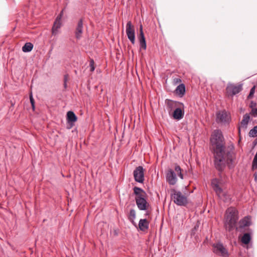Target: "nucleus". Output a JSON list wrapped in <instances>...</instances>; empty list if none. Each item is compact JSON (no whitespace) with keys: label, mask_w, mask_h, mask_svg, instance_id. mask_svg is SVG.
Here are the masks:
<instances>
[{"label":"nucleus","mask_w":257,"mask_h":257,"mask_svg":"<svg viewBox=\"0 0 257 257\" xmlns=\"http://www.w3.org/2000/svg\"><path fill=\"white\" fill-rule=\"evenodd\" d=\"M236 158L234 146L232 143L227 145L226 150L214 152V164L216 169L219 172L221 177V173L227 165L229 168L233 167V163Z\"/></svg>","instance_id":"obj_1"},{"label":"nucleus","mask_w":257,"mask_h":257,"mask_svg":"<svg viewBox=\"0 0 257 257\" xmlns=\"http://www.w3.org/2000/svg\"><path fill=\"white\" fill-rule=\"evenodd\" d=\"M210 142L213 147L214 152L226 150L227 147L225 146V141L220 130H214L211 135Z\"/></svg>","instance_id":"obj_2"},{"label":"nucleus","mask_w":257,"mask_h":257,"mask_svg":"<svg viewBox=\"0 0 257 257\" xmlns=\"http://www.w3.org/2000/svg\"><path fill=\"white\" fill-rule=\"evenodd\" d=\"M133 190L134 194L136 195L135 200L138 208L140 210L146 211L150 205L147 201L146 192L138 187H134Z\"/></svg>","instance_id":"obj_3"},{"label":"nucleus","mask_w":257,"mask_h":257,"mask_svg":"<svg viewBox=\"0 0 257 257\" xmlns=\"http://www.w3.org/2000/svg\"><path fill=\"white\" fill-rule=\"evenodd\" d=\"M237 210L232 207H229L226 211L224 225L226 229L230 231L235 226L238 220Z\"/></svg>","instance_id":"obj_4"},{"label":"nucleus","mask_w":257,"mask_h":257,"mask_svg":"<svg viewBox=\"0 0 257 257\" xmlns=\"http://www.w3.org/2000/svg\"><path fill=\"white\" fill-rule=\"evenodd\" d=\"M171 197L176 205L180 206H185L188 203V198L186 194L175 189L171 190Z\"/></svg>","instance_id":"obj_5"},{"label":"nucleus","mask_w":257,"mask_h":257,"mask_svg":"<svg viewBox=\"0 0 257 257\" xmlns=\"http://www.w3.org/2000/svg\"><path fill=\"white\" fill-rule=\"evenodd\" d=\"M219 181L217 179H213L211 182V185L218 197L224 202H228L231 199L230 195L224 192L219 186Z\"/></svg>","instance_id":"obj_6"},{"label":"nucleus","mask_w":257,"mask_h":257,"mask_svg":"<svg viewBox=\"0 0 257 257\" xmlns=\"http://www.w3.org/2000/svg\"><path fill=\"white\" fill-rule=\"evenodd\" d=\"M242 89V84H234L229 83L226 88V92L228 97H233Z\"/></svg>","instance_id":"obj_7"},{"label":"nucleus","mask_w":257,"mask_h":257,"mask_svg":"<svg viewBox=\"0 0 257 257\" xmlns=\"http://www.w3.org/2000/svg\"><path fill=\"white\" fill-rule=\"evenodd\" d=\"M214 252L222 257H227L229 255L228 252L223 244L218 242L213 245Z\"/></svg>","instance_id":"obj_8"},{"label":"nucleus","mask_w":257,"mask_h":257,"mask_svg":"<svg viewBox=\"0 0 257 257\" xmlns=\"http://www.w3.org/2000/svg\"><path fill=\"white\" fill-rule=\"evenodd\" d=\"M144 169L142 166L137 167L134 171L133 174L135 181L143 183L145 180L144 178Z\"/></svg>","instance_id":"obj_9"},{"label":"nucleus","mask_w":257,"mask_h":257,"mask_svg":"<svg viewBox=\"0 0 257 257\" xmlns=\"http://www.w3.org/2000/svg\"><path fill=\"white\" fill-rule=\"evenodd\" d=\"M126 33L128 39L133 44L135 43V32L131 21H128L126 26Z\"/></svg>","instance_id":"obj_10"},{"label":"nucleus","mask_w":257,"mask_h":257,"mask_svg":"<svg viewBox=\"0 0 257 257\" xmlns=\"http://www.w3.org/2000/svg\"><path fill=\"white\" fill-rule=\"evenodd\" d=\"M230 119V116L225 110L216 114V121L218 123H228Z\"/></svg>","instance_id":"obj_11"},{"label":"nucleus","mask_w":257,"mask_h":257,"mask_svg":"<svg viewBox=\"0 0 257 257\" xmlns=\"http://www.w3.org/2000/svg\"><path fill=\"white\" fill-rule=\"evenodd\" d=\"M166 180L171 185H174L176 183L177 181L176 174L173 170L170 169L168 171L166 174Z\"/></svg>","instance_id":"obj_12"},{"label":"nucleus","mask_w":257,"mask_h":257,"mask_svg":"<svg viewBox=\"0 0 257 257\" xmlns=\"http://www.w3.org/2000/svg\"><path fill=\"white\" fill-rule=\"evenodd\" d=\"M77 119V117L74 112L72 111H68L67 113V121L70 126L67 128L70 129L74 125V123Z\"/></svg>","instance_id":"obj_13"},{"label":"nucleus","mask_w":257,"mask_h":257,"mask_svg":"<svg viewBox=\"0 0 257 257\" xmlns=\"http://www.w3.org/2000/svg\"><path fill=\"white\" fill-rule=\"evenodd\" d=\"M83 20L81 19L77 23L75 32V37L78 40H79L82 37L83 29Z\"/></svg>","instance_id":"obj_14"},{"label":"nucleus","mask_w":257,"mask_h":257,"mask_svg":"<svg viewBox=\"0 0 257 257\" xmlns=\"http://www.w3.org/2000/svg\"><path fill=\"white\" fill-rule=\"evenodd\" d=\"M250 119V116L247 114L246 113L243 116V118L240 122V127L238 128L239 133L240 132V127L246 129L247 128V126L249 120Z\"/></svg>","instance_id":"obj_15"},{"label":"nucleus","mask_w":257,"mask_h":257,"mask_svg":"<svg viewBox=\"0 0 257 257\" xmlns=\"http://www.w3.org/2000/svg\"><path fill=\"white\" fill-rule=\"evenodd\" d=\"M61 27V20L56 19L54 23L53 26L52 28V33L53 35H56L58 33V30Z\"/></svg>","instance_id":"obj_16"},{"label":"nucleus","mask_w":257,"mask_h":257,"mask_svg":"<svg viewBox=\"0 0 257 257\" xmlns=\"http://www.w3.org/2000/svg\"><path fill=\"white\" fill-rule=\"evenodd\" d=\"M184 114V112L180 108H176L174 112H173V117L177 119L180 120L182 119Z\"/></svg>","instance_id":"obj_17"},{"label":"nucleus","mask_w":257,"mask_h":257,"mask_svg":"<svg viewBox=\"0 0 257 257\" xmlns=\"http://www.w3.org/2000/svg\"><path fill=\"white\" fill-rule=\"evenodd\" d=\"M149 222L146 219H141L139 222V227L141 231H145L148 229Z\"/></svg>","instance_id":"obj_18"},{"label":"nucleus","mask_w":257,"mask_h":257,"mask_svg":"<svg viewBox=\"0 0 257 257\" xmlns=\"http://www.w3.org/2000/svg\"><path fill=\"white\" fill-rule=\"evenodd\" d=\"M250 224V218L248 216L244 217L239 222V225L240 228H244L245 227L249 226Z\"/></svg>","instance_id":"obj_19"},{"label":"nucleus","mask_w":257,"mask_h":257,"mask_svg":"<svg viewBox=\"0 0 257 257\" xmlns=\"http://www.w3.org/2000/svg\"><path fill=\"white\" fill-rule=\"evenodd\" d=\"M176 93L181 95H184L185 93V86L183 84H179L176 89Z\"/></svg>","instance_id":"obj_20"},{"label":"nucleus","mask_w":257,"mask_h":257,"mask_svg":"<svg viewBox=\"0 0 257 257\" xmlns=\"http://www.w3.org/2000/svg\"><path fill=\"white\" fill-rule=\"evenodd\" d=\"M178 104H181L183 105V103H180L178 102L174 101L171 100H168L167 106L168 107V108L172 110V109L177 107Z\"/></svg>","instance_id":"obj_21"},{"label":"nucleus","mask_w":257,"mask_h":257,"mask_svg":"<svg viewBox=\"0 0 257 257\" xmlns=\"http://www.w3.org/2000/svg\"><path fill=\"white\" fill-rule=\"evenodd\" d=\"M33 48V45L30 42L26 43L22 47V50L24 52H29L32 51Z\"/></svg>","instance_id":"obj_22"},{"label":"nucleus","mask_w":257,"mask_h":257,"mask_svg":"<svg viewBox=\"0 0 257 257\" xmlns=\"http://www.w3.org/2000/svg\"><path fill=\"white\" fill-rule=\"evenodd\" d=\"M250 239L251 237L249 233H245L243 235L241 238V242L245 244H247L249 243Z\"/></svg>","instance_id":"obj_23"},{"label":"nucleus","mask_w":257,"mask_h":257,"mask_svg":"<svg viewBox=\"0 0 257 257\" xmlns=\"http://www.w3.org/2000/svg\"><path fill=\"white\" fill-rule=\"evenodd\" d=\"M136 213L135 210L134 209H131L130 211L128 219L129 220L133 223H134V220L136 218Z\"/></svg>","instance_id":"obj_24"},{"label":"nucleus","mask_w":257,"mask_h":257,"mask_svg":"<svg viewBox=\"0 0 257 257\" xmlns=\"http://www.w3.org/2000/svg\"><path fill=\"white\" fill-rule=\"evenodd\" d=\"M175 171L176 172L178 176L181 179H183V175L182 173V170L180 167L176 165L175 167Z\"/></svg>","instance_id":"obj_25"},{"label":"nucleus","mask_w":257,"mask_h":257,"mask_svg":"<svg viewBox=\"0 0 257 257\" xmlns=\"http://www.w3.org/2000/svg\"><path fill=\"white\" fill-rule=\"evenodd\" d=\"M249 136L253 138L257 136V125L250 130L249 132Z\"/></svg>","instance_id":"obj_26"},{"label":"nucleus","mask_w":257,"mask_h":257,"mask_svg":"<svg viewBox=\"0 0 257 257\" xmlns=\"http://www.w3.org/2000/svg\"><path fill=\"white\" fill-rule=\"evenodd\" d=\"M257 169V157H254L252 163V169L254 170Z\"/></svg>","instance_id":"obj_27"},{"label":"nucleus","mask_w":257,"mask_h":257,"mask_svg":"<svg viewBox=\"0 0 257 257\" xmlns=\"http://www.w3.org/2000/svg\"><path fill=\"white\" fill-rule=\"evenodd\" d=\"M255 86H254L253 87H252L251 89L250 90V92H249V93L247 96V98L248 99H250V98H251L255 92Z\"/></svg>","instance_id":"obj_28"},{"label":"nucleus","mask_w":257,"mask_h":257,"mask_svg":"<svg viewBox=\"0 0 257 257\" xmlns=\"http://www.w3.org/2000/svg\"><path fill=\"white\" fill-rule=\"evenodd\" d=\"M89 67L90 68V70L91 72H93L95 70L94 67V61L93 59H91L89 63Z\"/></svg>","instance_id":"obj_29"},{"label":"nucleus","mask_w":257,"mask_h":257,"mask_svg":"<svg viewBox=\"0 0 257 257\" xmlns=\"http://www.w3.org/2000/svg\"><path fill=\"white\" fill-rule=\"evenodd\" d=\"M140 49H143L144 50H146V47H147L146 42L143 41V42H140Z\"/></svg>","instance_id":"obj_30"},{"label":"nucleus","mask_w":257,"mask_h":257,"mask_svg":"<svg viewBox=\"0 0 257 257\" xmlns=\"http://www.w3.org/2000/svg\"><path fill=\"white\" fill-rule=\"evenodd\" d=\"M30 102L31 103L32 106L33 107V109H34V108H35V101L33 98V96L32 94H31L30 96Z\"/></svg>","instance_id":"obj_31"},{"label":"nucleus","mask_w":257,"mask_h":257,"mask_svg":"<svg viewBox=\"0 0 257 257\" xmlns=\"http://www.w3.org/2000/svg\"><path fill=\"white\" fill-rule=\"evenodd\" d=\"M251 114L254 116L256 117L257 116V108H252L251 110Z\"/></svg>","instance_id":"obj_32"},{"label":"nucleus","mask_w":257,"mask_h":257,"mask_svg":"<svg viewBox=\"0 0 257 257\" xmlns=\"http://www.w3.org/2000/svg\"><path fill=\"white\" fill-rule=\"evenodd\" d=\"M140 36H139V37H145L143 31V26H142V25L140 26Z\"/></svg>","instance_id":"obj_33"},{"label":"nucleus","mask_w":257,"mask_h":257,"mask_svg":"<svg viewBox=\"0 0 257 257\" xmlns=\"http://www.w3.org/2000/svg\"><path fill=\"white\" fill-rule=\"evenodd\" d=\"M63 10H62L61 13L59 14V15L57 17L56 19H57L58 20H61V19L62 18V16H63Z\"/></svg>","instance_id":"obj_34"},{"label":"nucleus","mask_w":257,"mask_h":257,"mask_svg":"<svg viewBox=\"0 0 257 257\" xmlns=\"http://www.w3.org/2000/svg\"><path fill=\"white\" fill-rule=\"evenodd\" d=\"M139 41H140V42H143V41H146L145 37H139Z\"/></svg>","instance_id":"obj_35"},{"label":"nucleus","mask_w":257,"mask_h":257,"mask_svg":"<svg viewBox=\"0 0 257 257\" xmlns=\"http://www.w3.org/2000/svg\"><path fill=\"white\" fill-rule=\"evenodd\" d=\"M64 87L66 88V86H67V84H66V76H65V78H64Z\"/></svg>","instance_id":"obj_36"},{"label":"nucleus","mask_w":257,"mask_h":257,"mask_svg":"<svg viewBox=\"0 0 257 257\" xmlns=\"http://www.w3.org/2000/svg\"><path fill=\"white\" fill-rule=\"evenodd\" d=\"M254 179H255V180H257V174H256V173H255V174H254Z\"/></svg>","instance_id":"obj_37"},{"label":"nucleus","mask_w":257,"mask_h":257,"mask_svg":"<svg viewBox=\"0 0 257 257\" xmlns=\"http://www.w3.org/2000/svg\"><path fill=\"white\" fill-rule=\"evenodd\" d=\"M146 215H149V213L148 212V211H147L146 212V213L145 214Z\"/></svg>","instance_id":"obj_38"}]
</instances>
